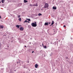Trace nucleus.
Masks as SVG:
<instances>
[{"instance_id":"obj_1","label":"nucleus","mask_w":73,"mask_h":73,"mask_svg":"<svg viewBox=\"0 0 73 73\" xmlns=\"http://www.w3.org/2000/svg\"><path fill=\"white\" fill-rule=\"evenodd\" d=\"M34 23H31V25L33 27H37V24H36L37 23L36 22H35Z\"/></svg>"},{"instance_id":"obj_2","label":"nucleus","mask_w":73,"mask_h":73,"mask_svg":"<svg viewBox=\"0 0 73 73\" xmlns=\"http://www.w3.org/2000/svg\"><path fill=\"white\" fill-rule=\"evenodd\" d=\"M44 8H48V4L47 3H46L45 5L44 6Z\"/></svg>"},{"instance_id":"obj_3","label":"nucleus","mask_w":73,"mask_h":73,"mask_svg":"<svg viewBox=\"0 0 73 73\" xmlns=\"http://www.w3.org/2000/svg\"><path fill=\"white\" fill-rule=\"evenodd\" d=\"M49 23L48 22H46L44 24V25H49Z\"/></svg>"},{"instance_id":"obj_4","label":"nucleus","mask_w":73,"mask_h":73,"mask_svg":"<svg viewBox=\"0 0 73 73\" xmlns=\"http://www.w3.org/2000/svg\"><path fill=\"white\" fill-rule=\"evenodd\" d=\"M20 29V31H23L24 30V28L23 27H21Z\"/></svg>"},{"instance_id":"obj_5","label":"nucleus","mask_w":73,"mask_h":73,"mask_svg":"<svg viewBox=\"0 0 73 73\" xmlns=\"http://www.w3.org/2000/svg\"><path fill=\"white\" fill-rule=\"evenodd\" d=\"M53 9H54L55 10H56V9H57V7H56L54 6L53 7Z\"/></svg>"},{"instance_id":"obj_6","label":"nucleus","mask_w":73,"mask_h":73,"mask_svg":"<svg viewBox=\"0 0 73 73\" xmlns=\"http://www.w3.org/2000/svg\"><path fill=\"white\" fill-rule=\"evenodd\" d=\"M38 64H36L35 65V68H37L38 67Z\"/></svg>"},{"instance_id":"obj_7","label":"nucleus","mask_w":73,"mask_h":73,"mask_svg":"<svg viewBox=\"0 0 73 73\" xmlns=\"http://www.w3.org/2000/svg\"><path fill=\"white\" fill-rule=\"evenodd\" d=\"M54 21H52V23H51V25H50V26H52V25H53V24H54Z\"/></svg>"},{"instance_id":"obj_8","label":"nucleus","mask_w":73,"mask_h":73,"mask_svg":"<svg viewBox=\"0 0 73 73\" xmlns=\"http://www.w3.org/2000/svg\"><path fill=\"white\" fill-rule=\"evenodd\" d=\"M20 26V25H17L16 27H17V28H19Z\"/></svg>"},{"instance_id":"obj_9","label":"nucleus","mask_w":73,"mask_h":73,"mask_svg":"<svg viewBox=\"0 0 73 73\" xmlns=\"http://www.w3.org/2000/svg\"><path fill=\"white\" fill-rule=\"evenodd\" d=\"M4 1H5V0H2V3H4Z\"/></svg>"},{"instance_id":"obj_10","label":"nucleus","mask_w":73,"mask_h":73,"mask_svg":"<svg viewBox=\"0 0 73 73\" xmlns=\"http://www.w3.org/2000/svg\"><path fill=\"white\" fill-rule=\"evenodd\" d=\"M24 3H27L28 2V1H26V0H25L24 1Z\"/></svg>"},{"instance_id":"obj_11","label":"nucleus","mask_w":73,"mask_h":73,"mask_svg":"<svg viewBox=\"0 0 73 73\" xmlns=\"http://www.w3.org/2000/svg\"><path fill=\"white\" fill-rule=\"evenodd\" d=\"M27 19V20H28V21H31V19Z\"/></svg>"},{"instance_id":"obj_12","label":"nucleus","mask_w":73,"mask_h":73,"mask_svg":"<svg viewBox=\"0 0 73 73\" xmlns=\"http://www.w3.org/2000/svg\"><path fill=\"white\" fill-rule=\"evenodd\" d=\"M41 15H42V14L41 13H39L38 14V16H41Z\"/></svg>"},{"instance_id":"obj_13","label":"nucleus","mask_w":73,"mask_h":73,"mask_svg":"<svg viewBox=\"0 0 73 73\" xmlns=\"http://www.w3.org/2000/svg\"><path fill=\"white\" fill-rule=\"evenodd\" d=\"M19 21H21V18H19Z\"/></svg>"},{"instance_id":"obj_14","label":"nucleus","mask_w":73,"mask_h":73,"mask_svg":"<svg viewBox=\"0 0 73 73\" xmlns=\"http://www.w3.org/2000/svg\"><path fill=\"white\" fill-rule=\"evenodd\" d=\"M1 28L2 29H3V25H1Z\"/></svg>"},{"instance_id":"obj_15","label":"nucleus","mask_w":73,"mask_h":73,"mask_svg":"<svg viewBox=\"0 0 73 73\" xmlns=\"http://www.w3.org/2000/svg\"><path fill=\"white\" fill-rule=\"evenodd\" d=\"M27 20H26L24 22V23H27Z\"/></svg>"},{"instance_id":"obj_16","label":"nucleus","mask_w":73,"mask_h":73,"mask_svg":"<svg viewBox=\"0 0 73 73\" xmlns=\"http://www.w3.org/2000/svg\"><path fill=\"white\" fill-rule=\"evenodd\" d=\"M44 48H45V49H46V46H44Z\"/></svg>"},{"instance_id":"obj_17","label":"nucleus","mask_w":73,"mask_h":73,"mask_svg":"<svg viewBox=\"0 0 73 73\" xmlns=\"http://www.w3.org/2000/svg\"><path fill=\"white\" fill-rule=\"evenodd\" d=\"M38 6V5H37V3H36L35 4V6L37 7Z\"/></svg>"},{"instance_id":"obj_18","label":"nucleus","mask_w":73,"mask_h":73,"mask_svg":"<svg viewBox=\"0 0 73 73\" xmlns=\"http://www.w3.org/2000/svg\"><path fill=\"white\" fill-rule=\"evenodd\" d=\"M18 18H20V15H19L18 16Z\"/></svg>"},{"instance_id":"obj_19","label":"nucleus","mask_w":73,"mask_h":73,"mask_svg":"<svg viewBox=\"0 0 73 73\" xmlns=\"http://www.w3.org/2000/svg\"><path fill=\"white\" fill-rule=\"evenodd\" d=\"M33 6H36V4L33 5Z\"/></svg>"},{"instance_id":"obj_20","label":"nucleus","mask_w":73,"mask_h":73,"mask_svg":"<svg viewBox=\"0 0 73 73\" xmlns=\"http://www.w3.org/2000/svg\"><path fill=\"white\" fill-rule=\"evenodd\" d=\"M30 6H32V7L33 6V5H32L31 4L30 5Z\"/></svg>"},{"instance_id":"obj_21","label":"nucleus","mask_w":73,"mask_h":73,"mask_svg":"<svg viewBox=\"0 0 73 73\" xmlns=\"http://www.w3.org/2000/svg\"><path fill=\"white\" fill-rule=\"evenodd\" d=\"M66 27V26H65V25H64V26H63V27H64V28H65V27Z\"/></svg>"},{"instance_id":"obj_22","label":"nucleus","mask_w":73,"mask_h":73,"mask_svg":"<svg viewBox=\"0 0 73 73\" xmlns=\"http://www.w3.org/2000/svg\"><path fill=\"white\" fill-rule=\"evenodd\" d=\"M50 24V22H49V23H48V24Z\"/></svg>"},{"instance_id":"obj_23","label":"nucleus","mask_w":73,"mask_h":73,"mask_svg":"<svg viewBox=\"0 0 73 73\" xmlns=\"http://www.w3.org/2000/svg\"><path fill=\"white\" fill-rule=\"evenodd\" d=\"M27 23H29V21H27Z\"/></svg>"},{"instance_id":"obj_24","label":"nucleus","mask_w":73,"mask_h":73,"mask_svg":"<svg viewBox=\"0 0 73 73\" xmlns=\"http://www.w3.org/2000/svg\"><path fill=\"white\" fill-rule=\"evenodd\" d=\"M33 52H34V51H33L32 52V53H33Z\"/></svg>"},{"instance_id":"obj_25","label":"nucleus","mask_w":73,"mask_h":73,"mask_svg":"<svg viewBox=\"0 0 73 73\" xmlns=\"http://www.w3.org/2000/svg\"><path fill=\"white\" fill-rule=\"evenodd\" d=\"M17 64H18V63H19V62H17Z\"/></svg>"},{"instance_id":"obj_26","label":"nucleus","mask_w":73,"mask_h":73,"mask_svg":"<svg viewBox=\"0 0 73 73\" xmlns=\"http://www.w3.org/2000/svg\"><path fill=\"white\" fill-rule=\"evenodd\" d=\"M1 25H0V28H1Z\"/></svg>"},{"instance_id":"obj_27","label":"nucleus","mask_w":73,"mask_h":73,"mask_svg":"<svg viewBox=\"0 0 73 73\" xmlns=\"http://www.w3.org/2000/svg\"><path fill=\"white\" fill-rule=\"evenodd\" d=\"M42 45L43 46H44V44H42Z\"/></svg>"},{"instance_id":"obj_28","label":"nucleus","mask_w":73,"mask_h":73,"mask_svg":"<svg viewBox=\"0 0 73 73\" xmlns=\"http://www.w3.org/2000/svg\"><path fill=\"white\" fill-rule=\"evenodd\" d=\"M29 44H31V42H30L29 43Z\"/></svg>"},{"instance_id":"obj_29","label":"nucleus","mask_w":73,"mask_h":73,"mask_svg":"<svg viewBox=\"0 0 73 73\" xmlns=\"http://www.w3.org/2000/svg\"><path fill=\"white\" fill-rule=\"evenodd\" d=\"M25 47H27V46H25Z\"/></svg>"},{"instance_id":"obj_30","label":"nucleus","mask_w":73,"mask_h":73,"mask_svg":"<svg viewBox=\"0 0 73 73\" xmlns=\"http://www.w3.org/2000/svg\"><path fill=\"white\" fill-rule=\"evenodd\" d=\"M36 16H37V15H36V14H35Z\"/></svg>"},{"instance_id":"obj_31","label":"nucleus","mask_w":73,"mask_h":73,"mask_svg":"<svg viewBox=\"0 0 73 73\" xmlns=\"http://www.w3.org/2000/svg\"><path fill=\"white\" fill-rule=\"evenodd\" d=\"M0 18H1V16H0Z\"/></svg>"},{"instance_id":"obj_32","label":"nucleus","mask_w":73,"mask_h":73,"mask_svg":"<svg viewBox=\"0 0 73 73\" xmlns=\"http://www.w3.org/2000/svg\"><path fill=\"white\" fill-rule=\"evenodd\" d=\"M31 39H32V38H31Z\"/></svg>"},{"instance_id":"obj_33","label":"nucleus","mask_w":73,"mask_h":73,"mask_svg":"<svg viewBox=\"0 0 73 73\" xmlns=\"http://www.w3.org/2000/svg\"><path fill=\"white\" fill-rule=\"evenodd\" d=\"M50 44H52V43H50Z\"/></svg>"},{"instance_id":"obj_34","label":"nucleus","mask_w":73,"mask_h":73,"mask_svg":"<svg viewBox=\"0 0 73 73\" xmlns=\"http://www.w3.org/2000/svg\"><path fill=\"white\" fill-rule=\"evenodd\" d=\"M0 3H1V2H0Z\"/></svg>"},{"instance_id":"obj_35","label":"nucleus","mask_w":73,"mask_h":73,"mask_svg":"<svg viewBox=\"0 0 73 73\" xmlns=\"http://www.w3.org/2000/svg\"><path fill=\"white\" fill-rule=\"evenodd\" d=\"M0 45H1V44H0Z\"/></svg>"},{"instance_id":"obj_36","label":"nucleus","mask_w":73,"mask_h":73,"mask_svg":"<svg viewBox=\"0 0 73 73\" xmlns=\"http://www.w3.org/2000/svg\"><path fill=\"white\" fill-rule=\"evenodd\" d=\"M63 39H64L63 38Z\"/></svg>"},{"instance_id":"obj_37","label":"nucleus","mask_w":73,"mask_h":73,"mask_svg":"<svg viewBox=\"0 0 73 73\" xmlns=\"http://www.w3.org/2000/svg\"><path fill=\"white\" fill-rule=\"evenodd\" d=\"M59 42H60V41H59Z\"/></svg>"}]
</instances>
